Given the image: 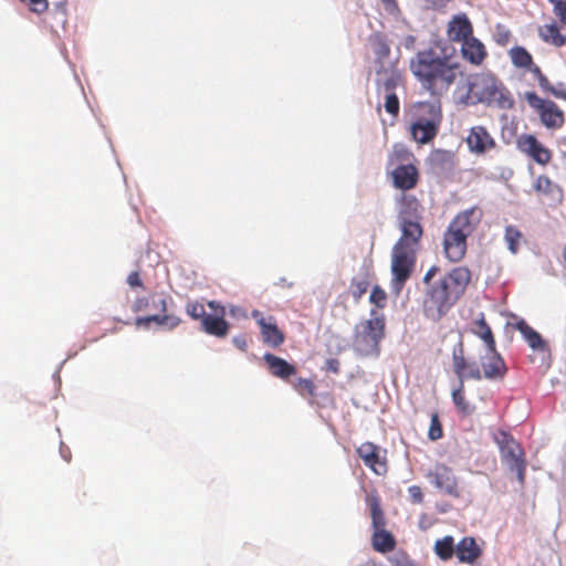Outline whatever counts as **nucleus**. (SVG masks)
Returning a JSON list of instances; mask_svg holds the SVG:
<instances>
[{"label": "nucleus", "instance_id": "f257e3e1", "mask_svg": "<svg viewBox=\"0 0 566 566\" xmlns=\"http://www.w3.org/2000/svg\"><path fill=\"white\" fill-rule=\"evenodd\" d=\"M440 271V266L433 264L422 277L421 311L427 319L434 323L440 322L459 302L472 279L467 266H455L436 279Z\"/></svg>", "mask_w": 566, "mask_h": 566}, {"label": "nucleus", "instance_id": "f03ea898", "mask_svg": "<svg viewBox=\"0 0 566 566\" xmlns=\"http://www.w3.org/2000/svg\"><path fill=\"white\" fill-rule=\"evenodd\" d=\"M410 71L421 87L437 98L447 94L462 75L461 65L451 55H439L433 49L417 52L410 61Z\"/></svg>", "mask_w": 566, "mask_h": 566}, {"label": "nucleus", "instance_id": "7ed1b4c3", "mask_svg": "<svg viewBox=\"0 0 566 566\" xmlns=\"http://www.w3.org/2000/svg\"><path fill=\"white\" fill-rule=\"evenodd\" d=\"M422 220H398L400 237L391 251V287L400 294L416 269L423 237Z\"/></svg>", "mask_w": 566, "mask_h": 566}, {"label": "nucleus", "instance_id": "20e7f679", "mask_svg": "<svg viewBox=\"0 0 566 566\" xmlns=\"http://www.w3.org/2000/svg\"><path fill=\"white\" fill-rule=\"evenodd\" d=\"M464 104H485L500 109H511L515 99L506 85L492 73H478L470 77Z\"/></svg>", "mask_w": 566, "mask_h": 566}, {"label": "nucleus", "instance_id": "39448f33", "mask_svg": "<svg viewBox=\"0 0 566 566\" xmlns=\"http://www.w3.org/2000/svg\"><path fill=\"white\" fill-rule=\"evenodd\" d=\"M483 212L472 207L458 213L443 235V251L450 262L461 261L467 252V239L481 221Z\"/></svg>", "mask_w": 566, "mask_h": 566}, {"label": "nucleus", "instance_id": "423d86ee", "mask_svg": "<svg viewBox=\"0 0 566 566\" xmlns=\"http://www.w3.org/2000/svg\"><path fill=\"white\" fill-rule=\"evenodd\" d=\"M410 116L409 132L417 144L426 145L437 137L443 119L440 101H422L412 104Z\"/></svg>", "mask_w": 566, "mask_h": 566}, {"label": "nucleus", "instance_id": "0eeeda50", "mask_svg": "<svg viewBox=\"0 0 566 566\" xmlns=\"http://www.w3.org/2000/svg\"><path fill=\"white\" fill-rule=\"evenodd\" d=\"M373 318L360 322L355 329L353 346L361 356H377L379 343L385 337V317L377 316L375 310L370 311Z\"/></svg>", "mask_w": 566, "mask_h": 566}, {"label": "nucleus", "instance_id": "6e6552de", "mask_svg": "<svg viewBox=\"0 0 566 566\" xmlns=\"http://www.w3.org/2000/svg\"><path fill=\"white\" fill-rule=\"evenodd\" d=\"M494 440L500 449L501 460L510 471L515 472L520 484L525 482L526 459L522 446L506 431H499Z\"/></svg>", "mask_w": 566, "mask_h": 566}, {"label": "nucleus", "instance_id": "1a4fd4ad", "mask_svg": "<svg viewBox=\"0 0 566 566\" xmlns=\"http://www.w3.org/2000/svg\"><path fill=\"white\" fill-rule=\"evenodd\" d=\"M528 106L538 115L543 126L548 129H559L565 124L563 109L553 101L539 97L535 92L524 94Z\"/></svg>", "mask_w": 566, "mask_h": 566}, {"label": "nucleus", "instance_id": "9d476101", "mask_svg": "<svg viewBox=\"0 0 566 566\" xmlns=\"http://www.w3.org/2000/svg\"><path fill=\"white\" fill-rule=\"evenodd\" d=\"M452 367L459 381L465 379L481 380L482 371L475 361H469L465 357L464 340L461 333L452 348Z\"/></svg>", "mask_w": 566, "mask_h": 566}, {"label": "nucleus", "instance_id": "9b49d317", "mask_svg": "<svg viewBox=\"0 0 566 566\" xmlns=\"http://www.w3.org/2000/svg\"><path fill=\"white\" fill-rule=\"evenodd\" d=\"M452 367L459 381L465 379L481 380L482 371L475 361H469L465 357L464 340L461 333L452 348Z\"/></svg>", "mask_w": 566, "mask_h": 566}, {"label": "nucleus", "instance_id": "f8f14e48", "mask_svg": "<svg viewBox=\"0 0 566 566\" xmlns=\"http://www.w3.org/2000/svg\"><path fill=\"white\" fill-rule=\"evenodd\" d=\"M426 476L440 492L452 497L460 496L458 479L452 469L448 465L441 463L436 464Z\"/></svg>", "mask_w": 566, "mask_h": 566}, {"label": "nucleus", "instance_id": "ddd939ff", "mask_svg": "<svg viewBox=\"0 0 566 566\" xmlns=\"http://www.w3.org/2000/svg\"><path fill=\"white\" fill-rule=\"evenodd\" d=\"M364 464L377 475H385L388 471L386 451L373 442H364L356 450Z\"/></svg>", "mask_w": 566, "mask_h": 566}, {"label": "nucleus", "instance_id": "4468645a", "mask_svg": "<svg viewBox=\"0 0 566 566\" xmlns=\"http://www.w3.org/2000/svg\"><path fill=\"white\" fill-rule=\"evenodd\" d=\"M521 153L531 157L538 165L545 166L552 160V151L545 147L534 135L523 134L516 140Z\"/></svg>", "mask_w": 566, "mask_h": 566}, {"label": "nucleus", "instance_id": "2eb2a0df", "mask_svg": "<svg viewBox=\"0 0 566 566\" xmlns=\"http://www.w3.org/2000/svg\"><path fill=\"white\" fill-rule=\"evenodd\" d=\"M392 186L403 192L415 189L420 181V171L415 164H403L389 170Z\"/></svg>", "mask_w": 566, "mask_h": 566}, {"label": "nucleus", "instance_id": "dca6fc26", "mask_svg": "<svg viewBox=\"0 0 566 566\" xmlns=\"http://www.w3.org/2000/svg\"><path fill=\"white\" fill-rule=\"evenodd\" d=\"M465 143L469 150L475 155H484L496 147L495 139L486 127L476 125L470 128Z\"/></svg>", "mask_w": 566, "mask_h": 566}, {"label": "nucleus", "instance_id": "f3484780", "mask_svg": "<svg viewBox=\"0 0 566 566\" xmlns=\"http://www.w3.org/2000/svg\"><path fill=\"white\" fill-rule=\"evenodd\" d=\"M252 317L261 329L263 342L271 347H279L284 343V334L279 329L273 316L264 317L262 312L254 310Z\"/></svg>", "mask_w": 566, "mask_h": 566}, {"label": "nucleus", "instance_id": "a211bd4d", "mask_svg": "<svg viewBox=\"0 0 566 566\" xmlns=\"http://www.w3.org/2000/svg\"><path fill=\"white\" fill-rule=\"evenodd\" d=\"M481 371L482 378L494 380L503 379L507 373V367L504 359L497 352L496 347L494 350H488L485 356L481 357Z\"/></svg>", "mask_w": 566, "mask_h": 566}, {"label": "nucleus", "instance_id": "6ab92c4d", "mask_svg": "<svg viewBox=\"0 0 566 566\" xmlns=\"http://www.w3.org/2000/svg\"><path fill=\"white\" fill-rule=\"evenodd\" d=\"M447 34L452 42H463L473 35V27L465 13H460L449 21Z\"/></svg>", "mask_w": 566, "mask_h": 566}, {"label": "nucleus", "instance_id": "aec40b11", "mask_svg": "<svg viewBox=\"0 0 566 566\" xmlns=\"http://www.w3.org/2000/svg\"><path fill=\"white\" fill-rule=\"evenodd\" d=\"M376 73V90L379 95L381 93L396 92L398 87L403 86L401 73L394 67L386 69L380 66Z\"/></svg>", "mask_w": 566, "mask_h": 566}, {"label": "nucleus", "instance_id": "412c9836", "mask_svg": "<svg viewBox=\"0 0 566 566\" xmlns=\"http://www.w3.org/2000/svg\"><path fill=\"white\" fill-rule=\"evenodd\" d=\"M423 207L420 200L403 192L399 198L398 220H422Z\"/></svg>", "mask_w": 566, "mask_h": 566}, {"label": "nucleus", "instance_id": "4be33fe9", "mask_svg": "<svg viewBox=\"0 0 566 566\" xmlns=\"http://www.w3.org/2000/svg\"><path fill=\"white\" fill-rule=\"evenodd\" d=\"M263 359L268 366L270 374L273 377H276V378H280V379L286 381L290 379V377L296 375L297 370L294 365L290 364L285 359L281 358L274 354L266 353V354H264Z\"/></svg>", "mask_w": 566, "mask_h": 566}, {"label": "nucleus", "instance_id": "5701e85b", "mask_svg": "<svg viewBox=\"0 0 566 566\" xmlns=\"http://www.w3.org/2000/svg\"><path fill=\"white\" fill-rule=\"evenodd\" d=\"M461 43L462 57L473 65H481L488 55L484 44L473 35Z\"/></svg>", "mask_w": 566, "mask_h": 566}, {"label": "nucleus", "instance_id": "b1692460", "mask_svg": "<svg viewBox=\"0 0 566 566\" xmlns=\"http://www.w3.org/2000/svg\"><path fill=\"white\" fill-rule=\"evenodd\" d=\"M224 308L220 307L219 315L209 314L205 317L201 323V328L205 333L216 336V337H224L229 332V323L223 318Z\"/></svg>", "mask_w": 566, "mask_h": 566}, {"label": "nucleus", "instance_id": "393cba45", "mask_svg": "<svg viewBox=\"0 0 566 566\" xmlns=\"http://www.w3.org/2000/svg\"><path fill=\"white\" fill-rule=\"evenodd\" d=\"M481 548L473 537L462 538L455 546V554L461 563L472 564L481 556Z\"/></svg>", "mask_w": 566, "mask_h": 566}, {"label": "nucleus", "instance_id": "a878e982", "mask_svg": "<svg viewBox=\"0 0 566 566\" xmlns=\"http://www.w3.org/2000/svg\"><path fill=\"white\" fill-rule=\"evenodd\" d=\"M365 501L367 506L369 507L373 530L386 527L385 512L381 507V500L377 491L374 490L369 492L366 495Z\"/></svg>", "mask_w": 566, "mask_h": 566}, {"label": "nucleus", "instance_id": "bb28decb", "mask_svg": "<svg viewBox=\"0 0 566 566\" xmlns=\"http://www.w3.org/2000/svg\"><path fill=\"white\" fill-rule=\"evenodd\" d=\"M373 531L371 546L376 552L386 554L395 549V536L387 531L386 527L375 528Z\"/></svg>", "mask_w": 566, "mask_h": 566}, {"label": "nucleus", "instance_id": "cd10ccee", "mask_svg": "<svg viewBox=\"0 0 566 566\" xmlns=\"http://www.w3.org/2000/svg\"><path fill=\"white\" fill-rule=\"evenodd\" d=\"M537 32L544 43L555 48H562L566 44V38L560 33V29L555 22L538 27Z\"/></svg>", "mask_w": 566, "mask_h": 566}, {"label": "nucleus", "instance_id": "c85d7f7f", "mask_svg": "<svg viewBox=\"0 0 566 566\" xmlns=\"http://www.w3.org/2000/svg\"><path fill=\"white\" fill-rule=\"evenodd\" d=\"M415 155L403 145H395L388 155L387 169H392L403 164H415Z\"/></svg>", "mask_w": 566, "mask_h": 566}, {"label": "nucleus", "instance_id": "c756f323", "mask_svg": "<svg viewBox=\"0 0 566 566\" xmlns=\"http://www.w3.org/2000/svg\"><path fill=\"white\" fill-rule=\"evenodd\" d=\"M515 328L523 335L527 344L535 350H544L545 342L539 333L533 329L524 319L515 324Z\"/></svg>", "mask_w": 566, "mask_h": 566}, {"label": "nucleus", "instance_id": "7c9ffc66", "mask_svg": "<svg viewBox=\"0 0 566 566\" xmlns=\"http://www.w3.org/2000/svg\"><path fill=\"white\" fill-rule=\"evenodd\" d=\"M509 56L514 67L526 71L534 63L532 54L524 46H513L509 50Z\"/></svg>", "mask_w": 566, "mask_h": 566}, {"label": "nucleus", "instance_id": "2f4dec72", "mask_svg": "<svg viewBox=\"0 0 566 566\" xmlns=\"http://www.w3.org/2000/svg\"><path fill=\"white\" fill-rule=\"evenodd\" d=\"M473 334L483 340L488 350H494L496 347L495 338L483 314L474 322Z\"/></svg>", "mask_w": 566, "mask_h": 566}, {"label": "nucleus", "instance_id": "473e14b6", "mask_svg": "<svg viewBox=\"0 0 566 566\" xmlns=\"http://www.w3.org/2000/svg\"><path fill=\"white\" fill-rule=\"evenodd\" d=\"M369 41L376 56V62L382 66L384 60L390 55V46L386 38L380 33H376L370 36Z\"/></svg>", "mask_w": 566, "mask_h": 566}, {"label": "nucleus", "instance_id": "72a5a7b5", "mask_svg": "<svg viewBox=\"0 0 566 566\" xmlns=\"http://www.w3.org/2000/svg\"><path fill=\"white\" fill-rule=\"evenodd\" d=\"M434 552L442 560H449L455 553L454 541L452 536H444L434 543Z\"/></svg>", "mask_w": 566, "mask_h": 566}, {"label": "nucleus", "instance_id": "f704fd0d", "mask_svg": "<svg viewBox=\"0 0 566 566\" xmlns=\"http://www.w3.org/2000/svg\"><path fill=\"white\" fill-rule=\"evenodd\" d=\"M431 160L441 169L451 168L455 164V154L447 149H436L431 155Z\"/></svg>", "mask_w": 566, "mask_h": 566}, {"label": "nucleus", "instance_id": "c9c22d12", "mask_svg": "<svg viewBox=\"0 0 566 566\" xmlns=\"http://www.w3.org/2000/svg\"><path fill=\"white\" fill-rule=\"evenodd\" d=\"M504 240L507 244V249L513 254H516L520 251L523 234L515 226H507L505 228Z\"/></svg>", "mask_w": 566, "mask_h": 566}, {"label": "nucleus", "instance_id": "e433bc0d", "mask_svg": "<svg viewBox=\"0 0 566 566\" xmlns=\"http://www.w3.org/2000/svg\"><path fill=\"white\" fill-rule=\"evenodd\" d=\"M452 400L458 410L463 415H469L471 412V407L464 396V381H459L458 388L452 391Z\"/></svg>", "mask_w": 566, "mask_h": 566}, {"label": "nucleus", "instance_id": "4c0bfd02", "mask_svg": "<svg viewBox=\"0 0 566 566\" xmlns=\"http://www.w3.org/2000/svg\"><path fill=\"white\" fill-rule=\"evenodd\" d=\"M370 283L366 277H353L350 281L349 291L355 300V302H359L363 295L367 292Z\"/></svg>", "mask_w": 566, "mask_h": 566}, {"label": "nucleus", "instance_id": "58836bf2", "mask_svg": "<svg viewBox=\"0 0 566 566\" xmlns=\"http://www.w3.org/2000/svg\"><path fill=\"white\" fill-rule=\"evenodd\" d=\"M385 98L384 107L385 111L391 115L394 118H397L400 112V102L396 92L381 93Z\"/></svg>", "mask_w": 566, "mask_h": 566}, {"label": "nucleus", "instance_id": "ea45409f", "mask_svg": "<svg viewBox=\"0 0 566 566\" xmlns=\"http://www.w3.org/2000/svg\"><path fill=\"white\" fill-rule=\"evenodd\" d=\"M388 296L386 291L379 285H374L369 295V302L377 308L382 310L386 307Z\"/></svg>", "mask_w": 566, "mask_h": 566}, {"label": "nucleus", "instance_id": "a19ab883", "mask_svg": "<svg viewBox=\"0 0 566 566\" xmlns=\"http://www.w3.org/2000/svg\"><path fill=\"white\" fill-rule=\"evenodd\" d=\"M293 387L302 396L307 395L310 397H315V395H316L315 394L316 386H315V384L311 379L298 378L293 384Z\"/></svg>", "mask_w": 566, "mask_h": 566}, {"label": "nucleus", "instance_id": "79ce46f5", "mask_svg": "<svg viewBox=\"0 0 566 566\" xmlns=\"http://www.w3.org/2000/svg\"><path fill=\"white\" fill-rule=\"evenodd\" d=\"M526 71L530 72L533 75V77L537 81V84H538V86L541 87V90L543 92L545 90H549L551 88L549 80L543 73V71L539 67V65H537L535 62Z\"/></svg>", "mask_w": 566, "mask_h": 566}, {"label": "nucleus", "instance_id": "37998d69", "mask_svg": "<svg viewBox=\"0 0 566 566\" xmlns=\"http://www.w3.org/2000/svg\"><path fill=\"white\" fill-rule=\"evenodd\" d=\"M428 437L432 441H437L443 437L442 424L440 422L439 415L437 412H433L431 415Z\"/></svg>", "mask_w": 566, "mask_h": 566}, {"label": "nucleus", "instance_id": "c03bdc74", "mask_svg": "<svg viewBox=\"0 0 566 566\" xmlns=\"http://www.w3.org/2000/svg\"><path fill=\"white\" fill-rule=\"evenodd\" d=\"M186 313L192 318V319H200L201 323L203 322L205 317H207L209 314L206 313L205 305L200 302H190L186 305Z\"/></svg>", "mask_w": 566, "mask_h": 566}, {"label": "nucleus", "instance_id": "a18cd8bd", "mask_svg": "<svg viewBox=\"0 0 566 566\" xmlns=\"http://www.w3.org/2000/svg\"><path fill=\"white\" fill-rule=\"evenodd\" d=\"M535 190L542 193H553L558 188L547 176H538L535 182Z\"/></svg>", "mask_w": 566, "mask_h": 566}, {"label": "nucleus", "instance_id": "49530a36", "mask_svg": "<svg viewBox=\"0 0 566 566\" xmlns=\"http://www.w3.org/2000/svg\"><path fill=\"white\" fill-rule=\"evenodd\" d=\"M391 566H418L407 553L399 551L388 558Z\"/></svg>", "mask_w": 566, "mask_h": 566}, {"label": "nucleus", "instance_id": "de8ad7c7", "mask_svg": "<svg viewBox=\"0 0 566 566\" xmlns=\"http://www.w3.org/2000/svg\"><path fill=\"white\" fill-rule=\"evenodd\" d=\"M21 2L28 3L30 11L42 14L49 9L48 0H20Z\"/></svg>", "mask_w": 566, "mask_h": 566}, {"label": "nucleus", "instance_id": "09e8293b", "mask_svg": "<svg viewBox=\"0 0 566 566\" xmlns=\"http://www.w3.org/2000/svg\"><path fill=\"white\" fill-rule=\"evenodd\" d=\"M551 3L554 4V14L559 19V21L566 25V1L563 0H549Z\"/></svg>", "mask_w": 566, "mask_h": 566}, {"label": "nucleus", "instance_id": "8fccbe9b", "mask_svg": "<svg viewBox=\"0 0 566 566\" xmlns=\"http://www.w3.org/2000/svg\"><path fill=\"white\" fill-rule=\"evenodd\" d=\"M181 323L180 317L174 314H163L161 325L167 331H172Z\"/></svg>", "mask_w": 566, "mask_h": 566}, {"label": "nucleus", "instance_id": "3c124183", "mask_svg": "<svg viewBox=\"0 0 566 566\" xmlns=\"http://www.w3.org/2000/svg\"><path fill=\"white\" fill-rule=\"evenodd\" d=\"M161 317L163 315L161 314H157V315H149V316H145V317H137L136 321H135V324L136 326H148L149 323L154 322L156 323L157 325H161Z\"/></svg>", "mask_w": 566, "mask_h": 566}, {"label": "nucleus", "instance_id": "603ef678", "mask_svg": "<svg viewBox=\"0 0 566 566\" xmlns=\"http://www.w3.org/2000/svg\"><path fill=\"white\" fill-rule=\"evenodd\" d=\"M410 500L413 504H420L423 501L422 490L418 485H411L408 489Z\"/></svg>", "mask_w": 566, "mask_h": 566}, {"label": "nucleus", "instance_id": "864d4df0", "mask_svg": "<svg viewBox=\"0 0 566 566\" xmlns=\"http://www.w3.org/2000/svg\"><path fill=\"white\" fill-rule=\"evenodd\" d=\"M544 93H549L552 94L553 96L557 97V98H562L564 101H566V88L565 87H554L552 84H551V88L549 90H545Z\"/></svg>", "mask_w": 566, "mask_h": 566}, {"label": "nucleus", "instance_id": "5fc2aeb1", "mask_svg": "<svg viewBox=\"0 0 566 566\" xmlns=\"http://www.w3.org/2000/svg\"><path fill=\"white\" fill-rule=\"evenodd\" d=\"M127 283L132 287H142L143 286V282L140 280V276H139L138 272L129 273V275L127 276Z\"/></svg>", "mask_w": 566, "mask_h": 566}, {"label": "nucleus", "instance_id": "6e6d98bb", "mask_svg": "<svg viewBox=\"0 0 566 566\" xmlns=\"http://www.w3.org/2000/svg\"><path fill=\"white\" fill-rule=\"evenodd\" d=\"M148 306V300L146 297L137 298L133 305L134 312H139Z\"/></svg>", "mask_w": 566, "mask_h": 566}, {"label": "nucleus", "instance_id": "4d7b16f0", "mask_svg": "<svg viewBox=\"0 0 566 566\" xmlns=\"http://www.w3.org/2000/svg\"><path fill=\"white\" fill-rule=\"evenodd\" d=\"M233 343H234V345H235L239 349H241V350H243V352H245V350L248 349V342H247L245 336H235V337L233 338Z\"/></svg>", "mask_w": 566, "mask_h": 566}, {"label": "nucleus", "instance_id": "13d9d810", "mask_svg": "<svg viewBox=\"0 0 566 566\" xmlns=\"http://www.w3.org/2000/svg\"><path fill=\"white\" fill-rule=\"evenodd\" d=\"M431 8L441 9L451 0H424Z\"/></svg>", "mask_w": 566, "mask_h": 566}, {"label": "nucleus", "instance_id": "bf43d9fd", "mask_svg": "<svg viewBox=\"0 0 566 566\" xmlns=\"http://www.w3.org/2000/svg\"><path fill=\"white\" fill-rule=\"evenodd\" d=\"M327 369L334 374L339 373V361L335 358L327 360Z\"/></svg>", "mask_w": 566, "mask_h": 566}, {"label": "nucleus", "instance_id": "052dcab7", "mask_svg": "<svg viewBox=\"0 0 566 566\" xmlns=\"http://www.w3.org/2000/svg\"><path fill=\"white\" fill-rule=\"evenodd\" d=\"M156 307H157L160 312L166 313V311H167V301H166V298H160V300H159V303H158V305H156Z\"/></svg>", "mask_w": 566, "mask_h": 566}, {"label": "nucleus", "instance_id": "680f3d73", "mask_svg": "<svg viewBox=\"0 0 566 566\" xmlns=\"http://www.w3.org/2000/svg\"><path fill=\"white\" fill-rule=\"evenodd\" d=\"M208 306L212 310H216L217 307H219V305L217 304L216 301H210L208 302Z\"/></svg>", "mask_w": 566, "mask_h": 566}, {"label": "nucleus", "instance_id": "e2e57ef3", "mask_svg": "<svg viewBox=\"0 0 566 566\" xmlns=\"http://www.w3.org/2000/svg\"><path fill=\"white\" fill-rule=\"evenodd\" d=\"M563 256H564V261H565V266H566V247L564 249V253H563Z\"/></svg>", "mask_w": 566, "mask_h": 566}]
</instances>
